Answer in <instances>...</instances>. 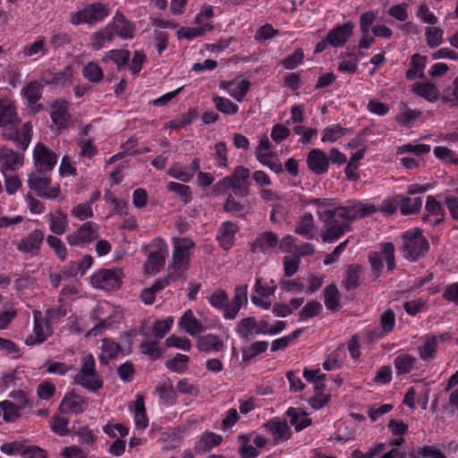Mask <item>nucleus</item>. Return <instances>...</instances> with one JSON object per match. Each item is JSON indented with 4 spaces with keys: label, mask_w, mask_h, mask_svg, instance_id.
I'll list each match as a JSON object with an SVG mask.
<instances>
[{
    "label": "nucleus",
    "mask_w": 458,
    "mask_h": 458,
    "mask_svg": "<svg viewBox=\"0 0 458 458\" xmlns=\"http://www.w3.org/2000/svg\"><path fill=\"white\" fill-rule=\"evenodd\" d=\"M278 243L277 235L271 232L266 231L262 233L251 244V250L253 252H266L273 249Z\"/></svg>",
    "instance_id": "5701e85b"
},
{
    "label": "nucleus",
    "mask_w": 458,
    "mask_h": 458,
    "mask_svg": "<svg viewBox=\"0 0 458 458\" xmlns=\"http://www.w3.org/2000/svg\"><path fill=\"white\" fill-rule=\"evenodd\" d=\"M50 182L47 176L38 172L31 174L28 180L30 189L34 191L38 197L55 199L59 196L60 190L58 187L49 189Z\"/></svg>",
    "instance_id": "0eeeda50"
},
{
    "label": "nucleus",
    "mask_w": 458,
    "mask_h": 458,
    "mask_svg": "<svg viewBox=\"0 0 458 458\" xmlns=\"http://www.w3.org/2000/svg\"><path fill=\"white\" fill-rule=\"evenodd\" d=\"M295 233L312 239L314 236V219L310 213H306L299 218L295 226Z\"/></svg>",
    "instance_id": "2f4dec72"
},
{
    "label": "nucleus",
    "mask_w": 458,
    "mask_h": 458,
    "mask_svg": "<svg viewBox=\"0 0 458 458\" xmlns=\"http://www.w3.org/2000/svg\"><path fill=\"white\" fill-rule=\"evenodd\" d=\"M304 54L301 48L296 49L291 55L283 61V65L285 69L293 70L302 63Z\"/></svg>",
    "instance_id": "338daca9"
},
{
    "label": "nucleus",
    "mask_w": 458,
    "mask_h": 458,
    "mask_svg": "<svg viewBox=\"0 0 458 458\" xmlns=\"http://www.w3.org/2000/svg\"><path fill=\"white\" fill-rule=\"evenodd\" d=\"M237 231V225L231 221H227L222 224L219 230V234L217 235V240L220 246L224 250H227L233 246L234 236Z\"/></svg>",
    "instance_id": "b1692460"
},
{
    "label": "nucleus",
    "mask_w": 458,
    "mask_h": 458,
    "mask_svg": "<svg viewBox=\"0 0 458 458\" xmlns=\"http://www.w3.org/2000/svg\"><path fill=\"white\" fill-rule=\"evenodd\" d=\"M123 274L121 269H101L91 276V284L94 287L105 291L118 289L122 284Z\"/></svg>",
    "instance_id": "39448f33"
},
{
    "label": "nucleus",
    "mask_w": 458,
    "mask_h": 458,
    "mask_svg": "<svg viewBox=\"0 0 458 458\" xmlns=\"http://www.w3.org/2000/svg\"><path fill=\"white\" fill-rule=\"evenodd\" d=\"M50 230L55 234H64L67 228V216L61 211L50 215Z\"/></svg>",
    "instance_id": "49530a36"
},
{
    "label": "nucleus",
    "mask_w": 458,
    "mask_h": 458,
    "mask_svg": "<svg viewBox=\"0 0 458 458\" xmlns=\"http://www.w3.org/2000/svg\"><path fill=\"white\" fill-rule=\"evenodd\" d=\"M403 252L405 259L416 261L421 257H424L428 251L429 243L428 240L422 235V230L414 228L407 231L403 235Z\"/></svg>",
    "instance_id": "f257e3e1"
},
{
    "label": "nucleus",
    "mask_w": 458,
    "mask_h": 458,
    "mask_svg": "<svg viewBox=\"0 0 458 458\" xmlns=\"http://www.w3.org/2000/svg\"><path fill=\"white\" fill-rule=\"evenodd\" d=\"M307 165L313 174L320 175L327 172L329 160L324 151L314 148L307 156Z\"/></svg>",
    "instance_id": "ddd939ff"
},
{
    "label": "nucleus",
    "mask_w": 458,
    "mask_h": 458,
    "mask_svg": "<svg viewBox=\"0 0 458 458\" xmlns=\"http://www.w3.org/2000/svg\"><path fill=\"white\" fill-rule=\"evenodd\" d=\"M2 136L6 140H13L21 150H25L31 141L32 126L30 123H25L21 130L10 127L3 131Z\"/></svg>",
    "instance_id": "1a4fd4ad"
},
{
    "label": "nucleus",
    "mask_w": 458,
    "mask_h": 458,
    "mask_svg": "<svg viewBox=\"0 0 458 458\" xmlns=\"http://www.w3.org/2000/svg\"><path fill=\"white\" fill-rule=\"evenodd\" d=\"M74 380L89 391L96 392L103 387V380L95 369V360L89 353L82 359V365Z\"/></svg>",
    "instance_id": "7ed1b4c3"
},
{
    "label": "nucleus",
    "mask_w": 458,
    "mask_h": 458,
    "mask_svg": "<svg viewBox=\"0 0 458 458\" xmlns=\"http://www.w3.org/2000/svg\"><path fill=\"white\" fill-rule=\"evenodd\" d=\"M39 315V311H36L34 313V329L33 333L30 335H29L25 340V344L27 345L42 344L47 338V335L44 332V327L43 325L41 324Z\"/></svg>",
    "instance_id": "473e14b6"
},
{
    "label": "nucleus",
    "mask_w": 458,
    "mask_h": 458,
    "mask_svg": "<svg viewBox=\"0 0 458 458\" xmlns=\"http://www.w3.org/2000/svg\"><path fill=\"white\" fill-rule=\"evenodd\" d=\"M0 408L3 411V418L6 422H13L21 416V407L16 406L10 401L1 402Z\"/></svg>",
    "instance_id": "3c124183"
},
{
    "label": "nucleus",
    "mask_w": 458,
    "mask_h": 458,
    "mask_svg": "<svg viewBox=\"0 0 458 458\" xmlns=\"http://www.w3.org/2000/svg\"><path fill=\"white\" fill-rule=\"evenodd\" d=\"M266 430L273 437L275 444L288 440L292 431L285 420L273 418L264 424Z\"/></svg>",
    "instance_id": "9b49d317"
},
{
    "label": "nucleus",
    "mask_w": 458,
    "mask_h": 458,
    "mask_svg": "<svg viewBox=\"0 0 458 458\" xmlns=\"http://www.w3.org/2000/svg\"><path fill=\"white\" fill-rule=\"evenodd\" d=\"M166 189L169 191L178 194L180 196L181 199L184 203H188L191 199V188L187 185L181 184V183L174 182H170L166 185Z\"/></svg>",
    "instance_id": "6e6d98bb"
},
{
    "label": "nucleus",
    "mask_w": 458,
    "mask_h": 458,
    "mask_svg": "<svg viewBox=\"0 0 458 458\" xmlns=\"http://www.w3.org/2000/svg\"><path fill=\"white\" fill-rule=\"evenodd\" d=\"M213 102L215 103L216 109L223 114H235L238 112V106L228 98L214 96Z\"/></svg>",
    "instance_id": "603ef678"
},
{
    "label": "nucleus",
    "mask_w": 458,
    "mask_h": 458,
    "mask_svg": "<svg viewBox=\"0 0 458 458\" xmlns=\"http://www.w3.org/2000/svg\"><path fill=\"white\" fill-rule=\"evenodd\" d=\"M42 81L45 84H53L60 87H67L72 82V69L66 67L59 72L46 71L42 74Z\"/></svg>",
    "instance_id": "4be33fe9"
},
{
    "label": "nucleus",
    "mask_w": 458,
    "mask_h": 458,
    "mask_svg": "<svg viewBox=\"0 0 458 458\" xmlns=\"http://www.w3.org/2000/svg\"><path fill=\"white\" fill-rule=\"evenodd\" d=\"M354 24L347 21L341 26L330 30L327 35V42L333 47H343L352 33Z\"/></svg>",
    "instance_id": "f8f14e48"
},
{
    "label": "nucleus",
    "mask_w": 458,
    "mask_h": 458,
    "mask_svg": "<svg viewBox=\"0 0 458 458\" xmlns=\"http://www.w3.org/2000/svg\"><path fill=\"white\" fill-rule=\"evenodd\" d=\"M286 415L290 418L291 424L297 431H301L311 423V420L307 418L306 412L299 413L297 409L293 407L287 410Z\"/></svg>",
    "instance_id": "ea45409f"
},
{
    "label": "nucleus",
    "mask_w": 458,
    "mask_h": 458,
    "mask_svg": "<svg viewBox=\"0 0 458 458\" xmlns=\"http://www.w3.org/2000/svg\"><path fill=\"white\" fill-rule=\"evenodd\" d=\"M256 318L248 317L238 323L236 332L242 338L249 339L253 334H256Z\"/></svg>",
    "instance_id": "c03bdc74"
},
{
    "label": "nucleus",
    "mask_w": 458,
    "mask_h": 458,
    "mask_svg": "<svg viewBox=\"0 0 458 458\" xmlns=\"http://www.w3.org/2000/svg\"><path fill=\"white\" fill-rule=\"evenodd\" d=\"M172 318H166L163 320H157L153 326V334L157 339H162L170 330L173 324Z\"/></svg>",
    "instance_id": "052dcab7"
},
{
    "label": "nucleus",
    "mask_w": 458,
    "mask_h": 458,
    "mask_svg": "<svg viewBox=\"0 0 458 458\" xmlns=\"http://www.w3.org/2000/svg\"><path fill=\"white\" fill-rule=\"evenodd\" d=\"M400 211L403 216L417 215L422 207V199L420 197H403L398 203Z\"/></svg>",
    "instance_id": "72a5a7b5"
},
{
    "label": "nucleus",
    "mask_w": 458,
    "mask_h": 458,
    "mask_svg": "<svg viewBox=\"0 0 458 458\" xmlns=\"http://www.w3.org/2000/svg\"><path fill=\"white\" fill-rule=\"evenodd\" d=\"M437 341L435 335H427L424 343L418 348L420 359L428 361L435 359L437 354Z\"/></svg>",
    "instance_id": "cd10ccee"
},
{
    "label": "nucleus",
    "mask_w": 458,
    "mask_h": 458,
    "mask_svg": "<svg viewBox=\"0 0 458 458\" xmlns=\"http://www.w3.org/2000/svg\"><path fill=\"white\" fill-rule=\"evenodd\" d=\"M189 357L185 354L177 353L172 360L166 361V368L177 373H182L187 369Z\"/></svg>",
    "instance_id": "5fc2aeb1"
},
{
    "label": "nucleus",
    "mask_w": 458,
    "mask_h": 458,
    "mask_svg": "<svg viewBox=\"0 0 458 458\" xmlns=\"http://www.w3.org/2000/svg\"><path fill=\"white\" fill-rule=\"evenodd\" d=\"M121 347L111 339L105 338L102 340V353L99 355V360L102 364H108L109 361L116 357Z\"/></svg>",
    "instance_id": "4c0bfd02"
},
{
    "label": "nucleus",
    "mask_w": 458,
    "mask_h": 458,
    "mask_svg": "<svg viewBox=\"0 0 458 458\" xmlns=\"http://www.w3.org/2000/svg\"><path fill=\"white\" fill-rule=\"evenodd\" d=\"M415 362L416 358L409 354L398 355L394 361L398 375L409 373Z\"/></svg>",
    "instance_id": "a18cd8bd"
},
{
    "label": "nucleus",
    "mask_w": 458,
    "mask_h": 458,
    "mask_svg": "<svg viewBox=\"0 0 458 458\" xmlns=\"http://www.w3.org/2000/svg\"><path fill=\"white\" fill-rule=\"evenodd\" d=\"M222 437L213 432L203 434L195 445V452L206 453L222 443Z\"/></svg>",
    "instance_id": "c756f323"
},
{
    "label": "nucleus",
    "mask_w": 458,
    "mask_h": 458,
    "mask_svg": "<svg viewBox=\"0 0 458 458\" xmlns=\"http://www.w3.org/2000/svg\"><path fill=\"white\" fill-rule=\"evenodd\" d=\"M179 326L192 336L205 330L203 325L193 316L191 310H187L180 318Z\"/></svg>",
    "instance_id": "393cba45"
},
{
    "label": "nucleus",
    "mask_w": 458,
    "mask_h": 458,
    "mask_svg": "<svg viewBox=\"0 0 458 458\" xmlns=\"http://www.w3.org/2000/svg\"><path fill=\"white\" fill-rule=\"evenodd\" d=\"M83 76L91 82L97 83L103 79L101 67L94 62L87 64L82 70Z\"/></svg>",
    "instance_id": "864d4df0"
},
{
    "label": "nucleus",
    "mask_w": 458,
    "mask_h": 458,
    "mask_svg": "<svg viewBox=\"0 0 458 458\" xmlns=\"http://www.w3.org/2000/svg\"><path fill=\"white\" fill-rule=\"evenodd\" d=\"M425 210L430 216H436L437 219L432 223V226L436 227L445 219V210L439 201L434 196H428Z\"/></svg>",
    "instance_id": "f704fd0d"
},
{
    "label": "nucleus",
    "mask_w": 458,
    "mask_h": 458,
    "mask_svg": "<svg viewBox=\"0 0 458 458\" xmlns=\"http://www.w3.org/2000/svg\"><path fill=\"white\" fill-rule=\"evenodd\" d=\"M33 157L37 172L51 171L57 162V156L43 143H38L34 148Z\"/></svg>",
    "instance_id": "6e6552de"
},
{
    "label": "nucleus",
    "mask_w": 458,
    "mask_h": 458,
    "mask_svg": "<svg viewBox=\"0 0 458 458\" xmlns=\"http://www.w3.org/2000/svg\"><path fill=\"white\" fill-rule=\"evenodd\" d=\"M257 159L259 163L268 167L271 171L275 172L276 174H280L284 171L283 165L280 160L276 157L275 153L257 155Z\"/></svg>",
    "instance_id": "de8ad7c7"
},
{
    "label": "nucleus",
    "mask_w": 458,
    "mask_h": 458,
    "mask_svg": "<svg viewBox=\"0 0 458 458\" xmlns=\"http://www.w3.org/2000/svg\"><path fill=\"white\" fill-rule=\"evenodd\" d=\"M47 244L54 249L55 254L62 259H66V248L64 242L56 236L48 235L47 237Z\"/></svg>",
    "instance_id": "0e129e2a"
},
{
    "label": "nucleus",
    "mask_w": 458,
    "mask_h": 458,
    "mask_svg": "<svg viewBox=\"0 0 458 458\" xmlns=\"http://www.w3.org/2000/svg\"><path fill=\"white\" fill-rule=\"evenodd\" d=\"M43 240L44 233L39 229H36L27 237L21 239L17 248L20 251L37 255Z\"/></svg>",
    "instance_id": "f3484780"
},
{
    "label": "nucleus",
    "mask_w": 458,
    "mask_h": 458,
    "mask_svg": "<svg viewBox=\"0 0 458 458\" xmlns=\"http://www.w3.org/2000/svg\"><path fill=\"white\" fill-rule=\"evenodd\" d=\"M0 160L2 161L1 171L4 174L6 171H14L21 165L23 156L13 150H8L7 153L1 156Z\"/></svg>",
    "instance_id": "7c9ffc66"
},
{
    "label": "nucleus",
    "mask_w": 458,
    "mask_h": 458,
    "mask_svg": "<svg viewBox=\"0 0 458 458\" xmlns=\"http://www.w3.org/2000/svg\"><path fill=\"white\" fill-rule=\"evenodd\" d=\"M325 305L327 310L335 311L339 308V291L335 284L327 285L324 290Z\"/></svg>",
    "instance_id": "79ce46f5"
},
{
    "label": "nucleus",
    "mask_w": 458,
    "mask_h": 458,
    "mask_svg": "<svg viewBox=\"0 0 458 458\" xmlns=\"http://www.w3.org/2000/svg\"><path fill=\"white\" fill-rule=\"evenodd\" d=\"M87 406V402L75 394L74 391H72L65 394L60 403L59 411L63 413L72 412L80 414L85 411Z\"/></svg>",
    "instance_id": "4468645a"
},
{
    "label": "nucleus",
    "mask_w": 458,
    "mask_h": 458,
    "mask_svg": "<svg viewBox=\"0 0 458 458\" xmlns=\"http://www.w3.org/2000/svg\"><path fill=\"white\" fill-rule=\"evenodd\" d=\"M109 14L106 5L101 3H94L87 5L83 10L78 11L72 15V24L89 23L93 24L102 21Z\"/></svg>",
    "instance_id": "20e7f679"
},
{
    "label": "nucleus",
    "mask_w": 458,
    "mask_h": 458,
    "mask_svg": "<svg viewBox=\"0 0 458 458\" xmlns=\"http://www.w3.org/2000/svg\"><path fill=\"white\" fill-rule=\"evenodd\" d=\"M443 30L437 27H428L426 30L427 44L429 47L434 48L443 43Z\"/></svg>",
    "instance_id": "4d7b16f0"
},
{
    "label": "nucleus",
    "mask_w": 458,
    "mask_h": 458,
    "mask_svg": "<svg viewBox=\"0 0 458 458\" xmlns=\"http://www.w3.org/2000/svg\"><path fill=\"white\" fill-rule=\"evenodd\" d=\"M215 153L214 158L217 162L219 166L227 167L228 166V158H227V146L225 142L219 141L214 146Z\"/></svg>",
    "instance_id": "bf43d9fd"
},
{
    "label": "nucleus",
    "mask_w": 458,
    "mask_h": 458,
    "mask_svg": "<svg viewBox=\"0 0 458 458\" xmlns=\"http://www.w3.org/2000/svg\"><path fill=\"white\" fill-rule=\"evenodd\" d=\"M209 302L216 309L223 310L224 315L226 313V309L230 307L228 295L221 289H218L212 293L209 297Z\"/></svg>",
    "instance_id": "8fccbe9b"
},
{
    "label": "nucleus",
    "mask_w": 458,
    "mask_h": 458,
    "mask_svg": "<svg viewBox=\"0 0 458 458\" xmlns=\"http://www.w3.org/2000/svg\"><path fill=\"white\" fill-rule=\"evenodd\" d=\"M51 120L58 128H66L70 119L67 102L64 99H57L51 105Z\"/></svg>",
    "instance_id": "a211bd4d"
},
{
    "label": "nucleus",
    "mask_w": 458,
    "mask_h": 458,
    "mask_svg": "<svg viewBox=\"0 0 458 458\" xmlns=\"http://www.w3.org/2000/svg\"><path fill=\"white\" fill-rule=\"evenodd\" d=\"M325 226L327 227L326 231L322 233L321 238L324 242H333L339 239L346 230L349 229V225L345 221H342V223H335L331 221H327L324 219Z\"/></svg>",
    "instance_id": "aec40b11"
},
{
    "label": "nucleus",
    "mask_w": 458,
    "mask_h": 458,
    "mask_svg": "<svg viewBox=\"0 0 458 458\" xmlns=\"http://www.w3.org/2000/svg\"><path fill=\"white\" fill-rule=\"evenodd\" d=\"M98 225L86 222L76 232L68 234L66 240L71 246L90 242L98 239Z\"/></svg>",
    "instance_id": "9d476101"
},
{
    "label": "nucleus",
    "mask_w": 458,
    "mask_h": 458,
    "mask_svg": "<svg viewBox=\"0 0 458 458\" xmlns=\"http://www.w3.org/2000/svg\"><path fill=\"white\" fill-rule=\"evenodd\" d=\"M381 255L386 261L388 270H393L395 267L394 246L392 242H384L381 244L380 253L373 251L369 254V261L376 277L379 276L383 268Z\"/></svg>",
    "instance_id": "423d86ee"
},
{
    "label": "nucleus",
    "mask_w": 458,
    "mask_h": 458,
    "mask_svg": "<svg viewBox=\"0 0 458 458\" xmlns=\"http://www.w3.org/2000/svg\"><path fill=\"white\" fill-rule=\"evenodd\" d=\"M322 310V305L318 301H312L308 302L299 312L301 320L308 319L318 315Z\"/></svg>",
    "instance_id": "13d9d810"
},
{
    "label": "nucleus",
    "mask_w": 458,
    "mask_h": 458,
    "mask_svg": "<svg viewBox=\"0 0 458 458\" xmlns=\"http://www.w3.org/2000/svg\"><path fill=\"white\" fill-rule=\"evenodd\" d=\"M427 57L420 54H414L411 60V68L406 71V78L414 80L416 78H424V68L426 66Z\"/></svg>",
    "instance_id": "c85d7f7f"
},
{
    "label": "nucleus",
    "mask_w": 458,
    "mask_h": 458,
    "mask_svg": "<svg viewBox=\"0 0 458 458\" xmlns=\"http://www.w3.org/2000/svg\"><path fill=\"white\" fill-rule=\"evenodd\" d=\"M43 85L38 81H31L23 89L24 97L30 106L35 105L41 98Z\"/></svg>",
    "instance_id": "37998d69"
},
{
    "label": "nucleus",
    "mask_w": 458,
    "mask_h": 458,
    "mask_svg": "<svg viewBox=\"0 0 458 458\" xmlns=\"http://www.w3.org/2000/svg\"><path fill=\"white\" fill-rule=\"evenodd\" d=\"M26 446L21 441H13L10 443H4L1 445V451L7 455L20 454L22 456V453L25 451Z\"/></svg>",
    "instance_id": "e2e57ef3"
},
{
    "label": "nucleus",
    "mask_w": 458,
    "mask_h": 458,
    "mask_svg": "<svg viewBox=\"0 0 458 458\" xmlns=\"http://www.w3.org/2000/svg\"><path fill=\"white\" fill-rule=\"evenodd\" d=\"M376 211L377 208L374 205L359 203L353 207H338L326 210L323 216L324 219L327 221L342 223L340 219L352 221L373 214Z\"/></svg>",
    "instance_id": "f03ea898"
},
{
    "label": "nucleus",
    "mask_w": 458,
    "mask_h": 458,
    "mask_svg": "<svg viewBox=\"0 0 458 458\" xmlns=\"http://www.w3.org/2000/svg\"><path fill=\"white\" fill-rule=\"evenodd\" d=\"M197 348L204 352H219L224 348V343L218 335L208 334L198 338Z\"/></svg>",
    "instance_id": "a878e982"
},
{
    "label": "nucleus",
    "mask_w": 458,
    "mask_h": 458,
    "mask_svg": "<svg viewBox=\"0 0 458 458\" xmlns=\"http://www.w3.org/2000/svg\"><path fill=\"white\" fill-rule=\"evenodd\" d=\"M345 129L341 127L339 124L333 125L331 127H327L323 131V137L321 140L323 142L332 141L335 142L344 134Z\"/></svg>",
    "instance_id": "680f3d73"
},
{
    "label": "nucleus",
    "mask_w": 458,
    "mask_h": 458,
    "mask_svg": "<svg viewBox=\"0 0 458 458\" xmlns=\"http://www.w3.org/2000/svg\"><path fill=\"white\" fill-rule=\"evenodd\" d=\"M221 89L228 90L229 94L238 101H242L250 89V83L249 81L242 80L236 82V80L230 81H222L219 84Z\"/></svg>",
    "instance_id": "412c9836"
},
{
    "label": "nucleus",
    "mask_w": 458,
    "mask_h": 458,
    "mask_svg": "<svg viewBox=\"0 0 458 458\" xmlns=\"http://www.w3.org/2000/svg\"><path fill=\"white\" fill-rule=\"evenodd\" d=\"M413 91L428 101H436L439 97L437 87L430 82L416 83Z\"/></svg>",
    "instance_id": "e433bc0d"
},
{
    "label": "nucleus",
    "mask_w": 458,
    "mask_h": 458,
    "mask_svg": "<svg viewBox=\"0 0 458 458\" xmlns=\"http://www.w3.org/2000/svg\"><path fill=\"white\" fill-rule=\"evenodd\" d=\"M248 284L239 285L235 288L234 296L230 307L226 309L225 318L233 319L241 310L242 303L247 302Z\"/></svg>",
    "instance_id": "6ab92c4d"
},
{
    "label": "nucleus",
    "mask_w": 458,
    "mask_h": 458,
    "mask_svg": "<svg viewBox=\"0 0 458 458\" xmlns=\"http://www.w3.org/2000/svg\"><path fill=\"white\" fill-rule=\"evenodd\" d=\"M223 209L225 212L236 214L241 217H245L250 211V207L236 201L234 197L232 194H229L224 203Z\"/></svg>",
    "instance_id": "a19ab883"
},
{
    "label": "nucleus",
    "mask_w": 458,
    "mask_h": 458,
    "mask_svg": "<svg viewBox=\"0 0 458 458\" xmlns=\"http://www.w3.org/2000/svg\"><path fill=\"white\" fill-rule=\"evenodd\" d=\"M157 393H158L160 399L165 404H174L177 398V394L172 385L164 382L162 385L156 387Z\"/></svg>",
    "instance_id": "09e8293b"
},
{
    "label": "nucleus",
    "mask_w": 458,
    "mask_h": 458,
    "mask_svg": "<svg viewBox=\"0 0 458 458\" xmlns=\"http://www.w3.org/2000/svg\"><path fill=\"white\" fill-rule=\"evenodd\" d=\"M109 26L114 29V34H116L123 39L132 38L134 37V24L127 20L120 12L115 13L114 21Z\"/></svg>",
    "instance_id": "dca6fc26"
},
{
    "label": "nucleus",
    "mask_w": 458,
    "mask_h": 458,
    "mask_svg": "<svg viewBox=\"0 0 458 458\" xmlns=\"http://www.w3.org/2000/svg\"><path fill=\"white\" fill-rule=\"evenodd\" d=\"M114 29L107 25L92 35L91 47L95 50H99L104 47L106 42H111L114 39Z\"/></svg>",
    "instance_id": "c9c22d12"
},
{
    "label": "nucleus",
    "mask_w": 458,
    "mask_h": 458,
    "mask_svg": "<svg viewBox=\"0 0 458 458\" xmlns=\"http://www.w3.org/2000/svg\"><path fill=\"white\" fill-rule=\"evenodd\" d=\"M361 273V266L356 264L347 266L345 277L343 281L344 286L347 291H352L359 287Z\"/></svg>",
    "instance_id": "bb28decb"
},
{
    "label": "nucleus",
    "mask_w": 458,
    "mask_h": 458,
    "mask_svg": "<svg viewBox=\"0 0 458 458\" xmlns=\"http://www.w3.org/2000/svg\"><path fill=\"white\" fill-rule=\"evenodd\" d=\"M130 51L126 49H114L108 51L103 57L102 62L107 63L108 61H113L116 65L118 70H120L123 66H124L129 59H130Z\"/></svg>",
    "instance_id": "58836bf2"
},
{
    "label": "nucleus",
    "mask_w": 458,
    "mask_h": 458,
    "mask_svg": "<svg viewBox=\"0 0 458 458\" xmlns=\"http://www.w3.org/2000/svg\"><path fill=\"white\" fill-rule=\"evenodd\" d=\"M141 352L149 356L152 360H157L161 356L162 351L157 345V342H143L140 344Z\"/></svg>",
    "instance_id": "69168bd1"
},
{
    "label": "nucleus",
    "mask_w": 458,
    "mask_h": 458,
    "mask_svg": "<svg viewBox=\"0 0 458 458\" xmlns=\"http://www.w3.org/2000/svg\"><path fill=\"white\" fill-rule=\"evenodd\" d=\"M20 123L14 106L7 100H0V127L4 131L10 127H18Z\"/></svg>",
    "instance_id": "2eb2a0df"
},
{
    "label": "nucleus",
    "mask_w": 458,
    "mask_h": 458,
    "mask_svg": "<svg viewBox=\"0 0 458 458\" xmlns=\"http://www.w3.org/2000/svg\"><path fill=\"white\" fill-rule=\"evenodd\" d=\"M380 324L385 333L393 331L395 324V314L393 310L388 309L381 315Z\"/></svg>",
    "instance_id": "774afa93"
}]
</instances>
